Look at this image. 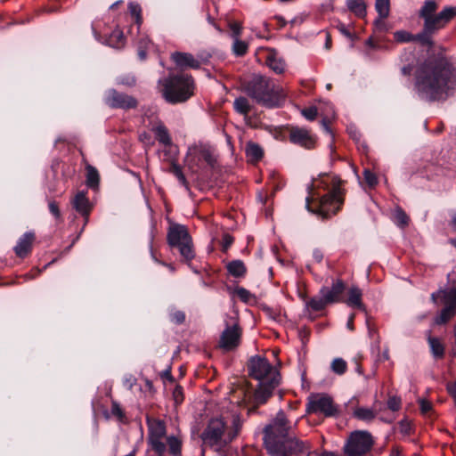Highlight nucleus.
Instances as JSON below:
<instances>
[{"label": "nucleus", "mask_w": 456, "mask_h": 456, "mask_svg": "<svg viewBox=\"0 0 456 456\" xmlns=\"http://www.w3.org/2000/svg\"><path fill=\"white\" fill-rule=\"evenodd\" d=\"M419 94L430 102L446 100L456 91V66L443 53L428 56L416 75Z\"/></svg>", "instance_id": "f257e3e1"}, {"label": "nucleus", "mask_w": 456, "mask_h": 456, "mask_svg": "<svg viewBox=\"0 0 456 456\" xmlns=\"http://www.w3.org/2000/svg\"><path fill=\"white\" fill-rule=\"evenodd\" d=\"M342 184L343 181L335 175H321L314 180L313 188L305 199L307 210L322 219L337 215L345 202Z\"/></svg>", "instance_id": "f03ea898"}, {"label": "nucleus", "mask_w": 456, "mask_h": 456, "mask_svg": "<svg viewBox=\"0 0 456 456\" xmlns=\"http://www.w3.org/2000/svg\"><path fill=\"white\" fill-rule=\"evenodd\" d=\"M264 444L273 456H291L303 452L305 444L291 433V424L284 411H280L264 429Z\"/></svg>", "instance_id": "7ed1b4c3"}, {"label": "nucleus", "mask_w": 456, "mask_h": 456, "mask_svg": "<svg viewBox=\"0 0 456 456\" xmlns=\"http://www.w3.org/2000/svg\"><path fill=\"white\" fill-rule=\"evenodd\" d=\"M248 372L250 378L258 381L257 387L252 395L253 403L256 405L265 403L280 384V372L266 358L259 355L248 360Z\"/></svg>", "instance_id": "20e7f679"}, {"label": "nucleus", "mask_w": 456, "mask_h": 456, "mask_svg": "<svg viewBox=\"0 0 456 456\" xmlns=\"http://www.w3.org/2000/svg\"><path fill=\"white\" fill-rule=\"evenodd\" d=\"M438 4L434 0L425 1L419 11V17L424 20L423 29L418 34H413V42H418L423 46H433V35L456 17V6H445L436 14Z\"/></svg>", "instance_id": "39448f33"}, {"label": "nucleus", "mask_w": 456, "mask_h": 456, "mask_svg": "<svg viewBox=\"0 0 456 456\" xmlns=\"http://www.w3.org/2000/svg\"><path fill=\"white\" fill-rule=\"evenodd\" d=\"M241 86L248 96L267 108L281 106L285 98L282 90L272 79L260 74H254Z\"/></svg>", "instance_id": "423d86ee"}, {"label": "nucleus", "mask_w": 456, "mask_h": 456, "mask_svg": "<svg viewBox=\"0 0 456 456\" xmlns=\"http://www.w3.org/2000/svg\"><path fill=\"white\" fill-rule=\"evenodd\" d=\"M148 444L155 453H165L167 446L171 456H182L183 440L179 436H167L164 420L147 417Z\"/></svg>", "instance_id": "0eeeda50"}, {"label": "nucleus", "mask_w": 456, "mask_h": 456, "mask_svg": "<svg viewBox=\"0 0 456 456\" xmlns=\"http://www.w3.org/2000/svg\"><path fill=\"white\" fill-rule=\"evenodd\" d=\"M235 437L236 433H228V426L223 418H213L200 435L201 452L204 454L207 450L224 452Z\"/></svg>", "instance_id": "6e6552de"}, {"label": "nucleus", "mask_w": 456, "mask_h": 456, "mask_svg": "<svg viewBox=\"0 0 456 456\" xmlns=\"http://www.w3.org/2000/svg\"><path fill=\"white\" fill-rule=\"evenodd\" d=\"M163 98L169 103L184 102L194 94L195 83L191 75H169L159 81Z\"/></svg>", "instance_id": "1a4fd4ad"}, {"label": "nucleus", "mask_w": 456, "mask_h": 456, "mask_svg": "<svg viewBox=\"0 0 456 456\" xmlns=\"http://www.w3.org/2000/svg\"><path fill=\"white\" fill-rule=\"evenodd\" d=\"M167 242L170 248L178 250L181 261L191 265L196 252L192 238L185 225L171 223L167 232Z\"/></svg>", "instance_id": "9d476101"}, {"label": "nucleus", "mask_w": 456, "mask_h": 456, "mask_svg": "<svg viewBox=\"0 0 456 456\" xmlns=\"http://www.w3.org/2000/svg\"><path fill=\"white\" fill-rule=\"evenodd\" d=\"M375 440L367 430H354L349 434L343 446L346 456H366L372 449Z\"/></svg>", "instance_id": "9b49d317"}, {"label": "nucleus", "mask_w": 456, "mask_h": 456, "mask_svg": "<svg viewBox=\"0 0 456 456\" xmlns=\"http://www.w3.org/2000/svg\"><path fill=\"white\" fill-rule=\"evenodd\" d=\"M184 162L191 173L197 174L202 168L204 162L214 167L216 159L210 146L199 143L189 147Z\"/></svg>", "instance_id": "f8f14e48"}, {"label": "nucleus", "mask_w": 456, "mask_h": 456, "mask_svg": "<svg viewBox=\"0 0 456 456\" xmlns=\"http://www.w3.org/2000/svg\"><path fill=\"white\" fill-rule=\"evenodd\" d=\"M306 412L309 414L322 413L325 417H333L338 414V409L328 395L315 394L308 397Z\"/></svg>", "instance_id": "ddd939ff"}, {"label": "nucleus", "mask_w": 456, "mask_h": 456, "mask_svg": "<svg viewBox=\"0 0 456 456\" xmlns=\"http://www.w3.org/2000/svg\"><path fill=\"white\" fill-rule=\"evenodd\" d=\"M286 131L290 143L305 150L316 148L318 138L312 130L298 126H288Z\"/></svg>", "instance_id": "4468645a"}, {"label": "nucleus", "mask_w": 456, "mask_h": 456, "mask_svg": "<svg viewBox=\"0 0 456 456\" xmlns=\"http://www.w3.org/2000/svg\"><path fill=\"white\" fill-rule=\"evenodd\" d=\"M104 102L110 108L125 110L135 109L138 106V101L134 96L118 92L116 89H110L106 92Z\"/></svg>", "instance_id": "2eb2a0df"}, {"label": "nucleus", "mask_w": 456, "mask_h": 456, "mask_svg": "<svg viewBox=\"0 0 456 456\" xmlns=\"http://www.w3.org/2000/svg\"><path fill=\"white\" fill-rule=\"evenodd\" d=\"M241 336L242 329L237 322L227 325L220 336L218 346L224 351H233L240 345Z\"/></svg>", "instance_id": "dca6fc26"}, {"label": "nucleus", "mask_w": 456, "mask_h": 456, "mask_svg": "<svg viewBox=\"0 0 456 456\" xmlns=\"http://www.w3.org/2000/svg\"><path fill=\"white\" fill-rule=\"evenodd\" d=\"M171 61L181 69H199L202 64L208 62V57L202 54L194 56L190 53L174 52L170 56Z\"/></svg>", "instance_id": "f3484780"}, {"label": "nucleus", "mask_w": 456, "mask_h": 456, "mask_svg": "<svg viewBox=\"0 0 456 456\" xmlns=\"http://www.w3.org/2000/svg\"><path fill=\"white\" fill-rule=\"evenodd\" d=\"M70 204L76 212L84 218V228L89 221V216L94 208L93 203L86 196V192L80 191L71 199Z\"/></svg>", "instance_id": "a211bd4d"}, {"label": "nucleus", "mask_w": 456, "mask_h": 456, "mask_svg": "<svg viewBox=\"0 0 456 456\" xmlns=\"http://www.w3.org/2000/svg\"><path fill=\"white\" fill-rule=\"evenodd\" d=\"M35 240L36 234L34 232H27L20 236L13 248L16 256L21 259L28 257L32 252Z\"/></svg>", "instance_id": "6ab92c4d"}, {"label": "nucleus", "mask_w": 456, "mask_h": 456, "mask_svg": "<svg viewBox=\"0 0 456 456\" xmlns=\"http://www.w3.org/2000/svg\"><path fill=\"white\" fill-rule=\"evenodd\" d=\"M346 289V284L341 279L336 280L330 288L322 287L319 294L324 297L328 305L341 301V297Z\"/></svg>", "instance_id": "aec40b11"}, {"label": "nucleus", "mask_w": 456, "mask_h": 456, "mask_svg": "<svg viewBox=\"0 0 456 456\" xmlns=\"http://www.w3.org/2000/svg\"><path fill=\"white\" fill-rule=\"evenodd\" d=\"M265 64L276 74H281L285 70L284 61L278 57L277 53L273 50H269L265 58Z\"/></svg>", "instance_id": "412c9836"}, {"label": "nucleus", "mask_w": 456, "mask_h": 456, "mask_svg": "<svg viewBox=\"0 0 456 456\" xmlns=\"http://www.w3.org/2000/svg\"><path fill=\"white\" fill-rule=\"evenodd\" d=\"M362 292L358 287H351L348 290V297L346 303L348 306L364 310L362 301Z\"/></svg>", "instance_id": "4be33fe9"}, {"label": "nucleus", "mask_w": 456, "mask_h": 456, "mask_svg": "<svg viewBox=\"0 0 456 456\" xmlns=\"http://www.w3.org/2000/svg\"><path fill=\"white\" fill-rule=\"evenodd\" d=\"M246 156L251 163L259 162L264 157V151L262 147L253 142H248L246 144Z\"/></svg>", "instance_id": "5701e85b"}, {"label": "nucleus", "mask_w": 456, "mask_h": 456, "mask_svg": "<svg viewBox=\"0 0 456 456\" xmlns=\"http://www.w3.org/2000/svg\"><path fill=\"white\" fill-rule=\"evenodd\" d=\"M157 141L164 146H169L172 143V139L167 126L159 122L152 128Z\"/></svg>", "instance_id": "b1692460"}, {"label": "nucleus", "mask_w": 456, "mask_h": 456, "mask_svg": "<svg viewBox=\"0 0 456 456\" xmlns=\"http://www.w3.org/2000/svg\"><path fill=\"white\" fill-rule=\"evenodd\" d=\"M228 273L234 278H243L247 273V267L241 260H232L226 265Z\"/></svg>", "instance_id": "393cba45"}, {"label": "nucleus", "mask_w": 456, "mask_h": 456, "mask_svg": "<svg viewBox=\"0 0 456 456\" xmlns=\"http://www.w3.org/2000/svg\"><path fill=\"white\" fill-rule=\"evenodd\" d=\"M86 183L87 187L91 188L93 190L98 189L99 183H100V175H99L98 170L91 165H86Z\"/></svg>", "instance_id": "a878e982"}, {"label": "nucleus", "mask_w": 456, "mask_h": 456, "mask_svg": "<svg viewBox=\"0 0 456 456\" xmlns=\"http://www.w3.org/2000/svg\"><path fill=\"white\" fill-rule=\"evenodd\" d=\"M428 342L430 346L431 353L436 358L441 359L444 356L445 348L438 338L428 336Z\"/></svg>", "instance_id": "bb28decb"}, {"label": "nucleus", "mask_w": 456, "mask_h": 456, "mask_svg": "<svg viewBox=\"0 0 456 456\" xmlns=\"http://www.w3.org/2000/svg\"><path fill=\"white\" fill-rule=\"evenodd\" d=\"M234 110L243 116H248L251 111L252 106L246 97L240 96L233 102Z\"/></svg>", "instance_id": "cd10ccee"}, {"label": "nucleus", "mask_w": 456, "mask_h": 456, "mask_svg": "<svg viewBox=\"0 0 456 456\" xmlns=\"http://www.w3.org/2000/svg\"><path fill=\"white\" fill-rule=\"evenodd\" d=\"M346 6L357 17H365L366 4L362 0H346Z\"/></svg>", "instance_id": "c85d7f7f"}, {"label": "nucleus", "mask_w": 456, "mask_h": 456, "mask_svg": "<svg viewBox=\"0 0 456 456\" xmlns=\"http://www.w3.org/2000/svg\"><path fill=\"white\" fill-rule=\"evenodd\" d=\"M456 314V310L451 306H445L441 310L440 314L435 318L434 322L437 325L447 323Z\"/></svg>", "instance_id": "c756f323"}, {"label": "nucleus", "mask_w": 456, "mask_h": 456, "mask_svg": "<svg viewBox=\"0 0 456 456\" xmlns=\"http://www.w3.org/2000/svg\"><path fill=\"white\" fill-rule=\"evenodd\" d=\"M168 172L173 174L176 178L177 180L179 181V183L187 190V191H190V184H189V182L187 181L183 170H182V167L175 161H173L170 165V167L168 169Z\"/></svg>", "instance_id": "7c9ffc66"}, {"label": "nucleus", "mask_w": 456, "mask_h": 456, "mask_svg": "<svg viewBox=\"0 0 456 456\" xmlns=\"http://www.w3.org/2000/svg\"><path fill=\"white\" fill-rule=\"evenodd\" d=\"M438 294H442V300L445 306H451L456 310V288L449 290L440 289Z\"/></svg>", "instance_id": "2f4dec72"}, {"label": "nucleus", "mask_w": 456, "mask_h": 456, "mask_svg": "<svg viewBox=\"0 0 456 456\" xmlns=\"http://www.w3.org/2000/svg\"><path fill=\"white\" fill-rule=\"evenodd\" d=\"M354 416L361 420L370 421L375 418L376 414L370 408L359 407L354 410Z\"/></svg>", "instance_id": "473e14b6"}, {"label": "nucleus", "mask_w": 456, "mask_h": 456, "mask_svg": "<svg viewBox=\"0 0 456 456\" xmlns=\"http://www.w3.org/2000/svg\"><path fill=\"white\" fill-rule=\"evenodd\" d=\"M375 9L380 19H386L389 16L390 2L389 0H376Z\"/></svg>", "instance_id": "72a5a7b5"}, {"label": "nucleus", "mask_w": 456, "mask_h": 456, "mask_svg": "<svg viewBox=\"0 0 456 456\" xmlns=\"http://www.w3.org/2000/svg\"><path fill=\"white\" fill-rule=\"evenodd\" d=\"M248 50V45L247 42L240 40V38L234 39L232 44V53L236 56H244Z\"/></svg>", "instance_id": "f704fd0d"}, {"label": "nucleus", "mask_w": 456, "mask_h": 456, "mask_svg": "<svg viewBox=\"0 0 456 456\" xmlns=\"http://www.w3.org/2000/svg\"><path fill=\"white\" fill-rule=\"evenodd\" d=\"M328 305L327 302L324 300V297L320 295V297H312L307 302V306L313 311H322Z\"/></svg>", "instance_id": "c9c22d12"}, {"label": "nucleus", "mask_w": 456, "mask_h": 456, "mask_svg": "<svg viewBox=\"0 0 456 456\" xmlns=\"http://www.w3.org/2000/svg\"><path fill=\"white\" fill-rule=\"evenodd\" d=\"M128 9L130 12L131 16L134 19L135 23L138 26H141L142 23V8L139 4L136 3H130L128 4Z\"/></svg>", "instance_id": "e433bc0d"}, {"label": "nucleus", "mask_w": 456, "mask_h": 456, "mask_svg": "<svg viewBox=\"0 0 456 456\" xmlns=\"http://www.w3.org/2000/svg\"><path fill=\"white\" fill-rule=\"evenodd\" d=\"M331 370L338 375H343L347 370V363L342 358H335L331 362Z\"/></svg>", "instance_id": "4c0bfd02"}, {"label": "nucleus", "mask_w": 456, "mask_h": 456, "mask_svg": "<svg viewBox=\"0 0 456 456\" xmlns=\"http://www.w3.org/2000/svg\"><path fill=\"white\" fill-rule=\"evenodd\" d=\"M394 39L397 43L413 42V34L406 30H398L394 33Z\"/></svg>", "instance_id": "58836bf2"}, {"label": "nucleus", "mask_w": 456, "mask_h": 456, "mask_svg": "<svg viewBox=\"0 0 456 456\" xmlns=\"http://www.w3.org/2000/svg\"><path fill=\"white\" fill-rule=\"evenodd\" d=\"M362 175L365 183L368 184L369 187L374 188L378 184L379 179L376 174L370 171V169H364Z\"/></svg>", "instance_id": "ea45409f"}, {"label": "nucleus", "mask_w": 456, "mask_h": 456, "mask_svg": "<svg viewBox=\"0 0 456 456\" xmlns=\"http://www.w3.org/2000/svg\"><path fill=\"white\" fill-rule=\"evenodd\" d=\"M185 314L180 310H175L169 314L170 321L175 324H183L185 322Z\"/></svg>", "instance_id": "a19ab883"}, {"label": "nucleus", "mask_w": 456, "mask_h": 456, "mask_svg": "<svg viewBox=\"0 0 456 456\" xmlns=\"http://www.w3.org/2000/svg\"><path fill=\"white\" fill-rule=\"evenodd\" d=\"M301 114L305 119L313 121L317 118L318 109L315 106L305 108L301 110Z\"/></svg>", "instance_id": "79ce46f5"}, {"label": "nucleus", "mask_w": 456, "mask_h": 456, "mask_svg": "<svg viewBox=\"0 0 456 456\" xmlns=\"http://www.w3.org/2000/svg\"><path fill=\"white\" fill-rule=\"evenodd\" d=\"M235 294L242 302L245 303L249 302L253 297L252 294L248 289L242 287L236 288Z\"/></svg>", "instance_id": "37998d69"}, {"label": "nucleus", "mask_w": 456, "mask_h": 456, "mask_svg": "<svg viewBox=\"0 0 456 456\" xmlns=\"http://www.w3.org/2000/svg\"><path fill=\"white\" fill-rule=\"evenodd\" d=\"M229 28L231 30V37L232 38L238 39L240 38L241 32H242V26L238 21H233L229 24Z\"/></svg>", "instance_id": "c03bdc74"}, {"label": "nucleus", "mask_w": 456, "mask_h": 456, "mask_svg": "<svg viewBox=\"0 0 456 456\" xmlns=\"http://www.w3.org/2000/svg\"><path fill=\"white\" fill-rule=\"evenodd\" d=\"M175 404H181L184 400L183 389L181 386L176 385L172 393Z\"/></svg>", "instance_id": "a18cd8bd"}, {"label": "nucleus", "mask_w": 456, "mask_h": 456, "mask_svg": "<svg viewBox=\"0 0 456 456\" xmlns=\"http://www.w3.org/2000/svg\"><path fill=\"white\" fill-rule=\"evenodd\" d=\"M233 242L234 238L229 233H224L221 240L222 251L224 253L227 252Z\"/></svg>", "instance_id": "49530a36"}, {"label": "nucleus", "mask_w": 456, "mask_h": 456, "mask_svg": "<svg viewBox=\"0 0 456 456\" xmlns=\"http://www.w3.org/2000/svg\"><path fill=\"white\" fill-rule=\"evenodd\" d=\"M110 411L111 414L117 417V419L119 420H123V419L125 418V413L122 408L120 407L119 403H117L116 401H112Z\"/></svg>", "instance_id": "de8ad7c7"}, {"label": "nucleus", "mask_w": 456, "mask_h": 456, "mask_svg": "<svg viewBox=\"0 0 456 456\" xmlns=\"http://www.w3.org/2000/svg\"><path fill=\"white\" fill-rule=\"evenodd\" d=\"M401 399L397 396H390L387 400V407L392 411H397L401 408Z\"/></svg>", "instance_id": "09e8293b"}, {"label": "nucleus", "mask_w": 456, "mask_h": 456, "mask_svg": "<svg viewBox=\"0 0 456 456\" xmlns=\"http://www.w3.org/2000/svg\"><path fill=\"white\" fill-rule=\"evenodd\" d=\"M48 208L50 213L55 217V219L59 220L61 218V210L59 208V204L55 200H51L48 203Z\"/></svg>", "instance_id": "8fccbe9b"}, {"label": "nucleus", "mask_w": 456, "mask_h": 456, "mask_svg": "<svg viewBox=\"0 0 456 456\" xmlns=\"http://www.w3.org/2000/svg\"><path fill=\"white\" fill-rule=\"evenodd\" d=\"M241 425L242 424L240 419L238 416L234 417L232 420V428L228 427V433H236L237 436L240 430Z\"/></svg>", "instance_id": "3c124183"}, {"label": "nucleus", "mask_w": 456, "mask_h": 456, "mask_svg": "<svg viewBox=\"0 0 456 456\" xmlns=\"http://www.w3.org/2000/svg\"><path fill=\"white\" fill-rule=\"evenodd\" d=\"M337 29L342 34L344 35L345 37H346L347 38L353 40L354 39V35L353 33L346 28V26L341 22H339L337 26H336Z\"/></svg>", "instance_id": "603ef678"}, {"label": "nucleus", "mask_w": 456, "mask_h": 456, "mask_svg": "<svg viewBox=\"0 0 456 456\" xmlns=\"http://www.w3.org/2000/svg\"><path fill=\"white\" fill-rule=\"evenodd\" d=\"M396 220L399 224L404 226L408 224L409 217L403 211L400 210L396 213Z\"/></svg>", "instance_id": "864d4df0"}, {"label": "nucleus", "mask_w": 456, "mask_h": 456, "mask_svg": "<svg viewBox=\"0 0 456 456\" xmlns=\"http://www.w3.org/2000/svg\"><path fill=\"white\" fill-rule=\"evenodd\" d=\"M117 38L118 41H117V46L119 47L121 45H124V36H123V33L119 30H115L112 32L111 36H110V39L112 38Z\"/></svg>", "instance_id": "5fc2aeb1"}, {"label": "nucleus", "mask_w": 456, "mask_h": 456, "mask_svg": "<svg viewBox=\"0 0 456 456\" xmlns=\"http://www.w3.org/2000/svg\"><path fill=\"white\" fill-rule=\"evenodd\" d=\"M419 406L423 413L428 412L432 408L431 403L423 399L419 401Z\"/></svg>", "instance_id": "6e6d98bb"}, {"label": "nucleus", "mask_w": 456, "mask_h": 456, "mask_svg": "<svg viewBox=\"0 0 456 456\" xmlns=\"http://www.w3.org/2000/svg\"><path fill=\"white\" fill-rule=\"evenodd\" d=\"M119 83L132 86L135 85V79L134 77H126V78L122 77V78H120Z\"/></svg>", "instance_id": "4d7b16f0"}, {"label": "nucleus", "mask_w": 456, "mask_h": 456, "mask_svg": "<svg viewBox=\"0 0 456 456\" xmlns=\"http://www.w3.org/2000/svg\"><path fill=\"white\" fill-rule=\"evenodd\" d=\"M447 390H448L449 394L452 395V397L454 399V401L456 402V382L449 385L447 387Z\"/></svg>", "instance_id": "13d9d810"}, {"label": "nucleus", "mask_w": 456, "mask_h": 456, "mask_svg": "<svg viewBox=\"0 0 456 456\" xmlns=\"http://www.w3.org/2000/svg\"><path fill=\"white\" fill-rule=\"evenodd\" d=\"M161 377L165 379L169 380L170 382L174 381V377L172 376L170 370H167L163 371L161 374Z\"/></svg>", "instance_id": "bf43d9fd"}, {"label": "nucleus", "mask_w": 456, "mask_h": 456, "mask_svg": "<svg viewBox=\"0 0 456 456\" xmlns=\"http://www.w3.org/2000/svg\"><path fill=\"white\" fill-rule=\"evenodd\" d=\"M402 73L404 75V76H409L411 75V71H412V66L411 65H406V66H403L401 69Z\"/></svg>", "instance_id": "052dcab7"}, {"label": "nucleus", "mask_w": 456, "mask_h": 456, "mask_svg": "<svg viewBox=\"0 0 456 456\" xmlns=\"http://www.w3.org/2000/svg\"><path fill=\"white\" fill-rule=\"evenodd\" d=\"M322 126L327 133H330V121L326 118L322 120Z\"/></svg>", "instance_id": "680f3d73"}, {"label": "nucleus", "mask_w": 456, "mask_h": 456, "mask_svg": "<svg viewBox=\"0 0 456 456\" xmlns=\"http://www.w3.org/2000/svg\"><path fill=\"white\" fill-rule=\"evenodd\" d=\"M402 450L399 447H394L391 451L390 456H401Z\"/></svg>", "instance_id": "e2e57ef3"}, {"label": "nucleus", "mask_w": 456, "mask_h": 456, "mask_svg": "<svg viewBox=\"0 0 456 456\" xmlns=\"http://www.w3.org/2000/svg\"><path fill=\"white\" fill-rule=\"evenodd\" d=\"M384 19H380L379 17V19H377L374 22L375 26L377 27V28L379 29H381L384 26H385V23L383 21Z\"/></svg>", "instance_id": "0e129e2a"}, {"label": "nucleus", "mask_w": 456, "mask_h": 456, "mask_svg": "<svg viewBox=\"0 0 456 456\" xmlns=\"http://www.w3.org/2000/svg\"><path fill=\"white\" fill-rule=\"evenodd\" d=\"M156 262H158L159 264H160L162 265L167 266L172 273H174L175 271V266L172 264H167V263H164L162 261H159L157 259H156Z\"/></svg>", "instance_id": "69168bd1"}, {"label": "nucleus", "mask_w": 456, "mask_h": 456, "mask_svg": "<svg viewBox=\"0 0 456 456\" xmlns=\"http://www.w3.org/2000/svg\"><path fill=\"white\" fill-rule=\"evenodd\" d=\"M450 226L452 229L456 232V213L452 216V219L450 221Z\"/></svg>", "instance_id": "338daca9"}, {"label": "nucleus", "mask_w": 456, "mask_h": 456, "mask_svg": "<svg viewBox=\"0 0 456 456\" xmlns=\"http://www.w3.org/2000/svg\"><path fill=\"white\" fill-rule=\"evenodd\" d=\"M437 297H441L442 298V294H438V291L437 292H434L432 293L431 295V299L434 303H436V299Z\"/></svg>", "instance_id": "774afa93"}]
</instances>
